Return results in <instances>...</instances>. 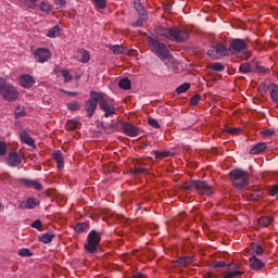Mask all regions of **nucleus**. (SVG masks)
<instances>
[{
  "label": "nucleus",
  "mask_w": 278,
  "mask_h": 278,
  "mask_svg": "<svg viewBox=\"0 0 278 278\" xmlns=\"http://www.w3.org/2000/svg\"><path fill=\"white\" fill-rule=\"evenodd\" d=\"M268 91H269L270 99H271L273 103L278 104V85L277 84H270L268 86Z\"/></svg>",
  "instance_id": "nucleus-17"
},
{
  "label": "nucleus",
  "mask_w": 278,
  "mask_h": 278,
  "mask_svg": "<svg viewBox=\"0 0 278 278\" xmlns=\"http://www.w3.org/2000/svg\"><path fill=\"white\" fill-rule=\"evenodd\" d=\"M144 173V168H135V175H142Z\"/></svg>",
  "instance_id": "nucleus-55"
},
{
  "label": "nucleus",
  "mask_w": 278,
  "mask_h": 278,
  "mask_svg": "<svg viewBox=\"0 0 278 278\" xmlns=\"http://www.w3.org/2000/svg\"><path fill=\"white\" fill-rule=\"evenodd\" d=\"M242 129L240 128H228L226 129V134H230V136H238Z\"/></svg>",
  "instance_id": "nucleus-47"
},
{
  "label": "nucleus",
  "mask_w": 278,
  "mask_h": 278,
  "mask_svg": "<svg viewBox=\"0 0 278 278\" xmlns=\"http://www.w3.org/2000/svg\"><path fill=\"white\" fill-rule=\"evenodd\" d=\"M248 49L249 45H247L244 39H233L229 46L230 53L241 60H249L251 58V52Z\"/></svg>",
  "instance_id": "nucleus-3"
},
{
  "label": "nucleus",
  "mask_w": 278,
  "mask_h": 278,
  "mask_svg": "<svg viewBox=\"0 0 278 278\" xmlns=\"http://www.w3.org/2000/svg\"><path fill=\"white\" fill-rule=\"evenodd\" d=\"M33 55L35 61L39 64H45V62H49V60H51V51L47 48H38L33 51Z\"/></svg>",
  "instance_id": "nucleus-10"
},
{
  "label": "nucleus",
  "mask_w": 278,
  "mask_h": 278,
  "mask_svg": "<svg viewBox=\"0 0 278 278\" xmlns=\"http://www.w3.org/2000/svg\"><path fill=\"white\" fill-rule=\"evenodd\" d=\"M215 51H216V55L219 58H225L227 55H229V52H231L229 49H227V47L218 43L215 47Z\"/></svg>",
  "instance_id": "nucleus-19"
},
{
  "label": "nucleus",
  "mask_w": 278,
  "mask_h": 278,
  "mask_svg": "<svg viewBox=\"0 0 278 278\" xmlns=\"http://www.w3.org/2000/svg\"><path fill=\"white\" fill-rule=\"evenodd\" d=\"M53 238H55V235H53L52 232H46L45 235H41L39 237V240L43 244H49V243L53 242Z\"/></svg>",
  "instance_id": "nucleus-22"
},
{
  "label": "nucleus",
  "mask_w": 278,
  "mask_h": 278,
  "mask_svg": "<svg viewBox=\"0 0 278 278\" xmlns=\"http://www.w3.org/2000/svg\"><path fill=\"white\" fill-rule=\"evenodd\" d=\"M230 181H232L235 188L242 190V188L249 186V173L242 169H235L230 172Z\"/></svg>",
  "instance_id": "nucleus-5"
},
{
  "label": "nucleus",
  "mask_w": 278,
  "mask_h": 278,
  "mask_svg": "<svg viewBox=\"0 0 278 278\" xmlns=\"http://www.w3.org/2000/svg\"><path fill=\"white\" fill-rule=\"evenodd\" d=\"M240 275H242V271L233 270V271H229L228 274H226V277L233 278V277H240Z\"/></svg>",
  "instance_id": "nucleus-50"
},
{
  "label": "nucleus",
  "mask_w": 278,
  "mask_h": 278,
  "mask_svg": "<svg viewBox=\"0 0 278 278\" xmlns=\"http://www.w3.org/2000/svg\"><path fill=\"white\" fill-rule=\"evenodd\" d=\"M56 5V10H64V5H66V0H54Z\"/></svg>",
  "instance_id": "nucleus-46"
},
{
  "label": "nucleus",
  "mask_w": 278,
  "mask_h": 278,
  "mask_svg": "<svg viewBox=\"0 0 278 278\" xmlns=\"http://www.w3.org/2000/svg\"><path fill=\"white\" fill-rule=\"evenodd\" d=\"M40 205V200L28 198L26 202H24L25 210H34V207H38Z\"/></svg>",
  "instance_id": "nucleus-21"
},
{
  "label": "nucleus",
  "mask_w": 278,
  "mask_h": 278,
  "mask_svg": "<svg viewBox=\"0 0 278 278\" xmlns=\"http://www.w3.org/2000/svg\"><path fill=\"white\" fill-rule=\"evenodd\" d=\"M268 194L269 197H276V194H278V185H274L273 187H270V189L268 190Z\"/></svg>",
  "instance_id": "nucleus-49"
},
{
  "label": "nucleus",
  "mask_w": 278,
  "mask_h": 278,
  "mask_svg": "<svg viewBox=\"0 0 278 278\" xmlns=\"http://www.w3.org/2000/svg\"><path fill=\"white\" fill-rule=\"evenodd\" d=\"M212 71H216L217 73H220V71H225V65L220 63H213L211 65Z\"/></svg>",
  "instance_id": "nucleus-42"
},
{
  "label": "nucleus",
  "mask_w": 278,
  "mask_h": 278,
  "mask_svg": "<svg viewBox=\"0 0 278 278\" xmlns=\"http://www.w3.org/2000/svg\"><path fill=\"white\" fill-rule=\"evenodd\" d=\"M182 190H188L190 192H197V194H202L204 197H210L214 194V189L212 186L203 180H191L190 182H185L181 185Z\"/></svg>",
  "instance_id": "nucleus-2"
},
{
  "label": "nucleus",
  "mask_w": 278,
  "mask_h": 278,
  "mask_svg": "<svg viewBox=\"0 0 278 278\" xmlns=\"http://www.w3.org/2000/svg\"><path fill=\"white\" fill-rule=\"evenodd\" d=\"M79 125L80 124L75 119L67 121V129H70L71 131H75V129H77Z\"/></svg>",
  "instance_id": "nucleus-36"
},
{
  "label": "nucleus",
  "mask_w": 278,
  "mask_h": 278,
  "mask_svg": "<svg viewBox=\"0 0 278 278\" xmlns=\"http://www.w3.org/2000/svg\"><path fill=\"white\" fill-rule=\"evenodd\" d=\"M17 255H20L21 257H31L34 253H31L29 249L23 248L18 250Z\"/></svg>",
  "instance_id": "nucleus-33"
},
{
  "label": "nucleus",
  "mask_w": 278,
  "mask_h": 278,
  "mask_svg": "<svg viewBox=\"0 0 278 278\" xmlns=\"http://www.w3.org/2000/svg\"><path fill=\"white\" fill-rule=\"evenodd\" d=\"M123 131L126 132L127 136L131 138L138 136V128L131 124H124Z\"/></svg>",
  "instance_id": "nucleus-16"
},
{
  "label": "nucleus",
  "mask_w": 278,
  "mask_h": 278,
  "mask_svg": "<svg viewBox=\"0 0 278 278\" xmlns=\"http://www.w3.org/2000/svg\"><path fill=\"white\" fill-rule=\"evenodd\" d=\"M134 5L135 10H137L141 16H147V10H144V7H142V3H140V1L136 0L134 2Z\"/></svg>",
  "instance_id": "nucleus-29"
},
{
  "label": "nucleus",
  "mask_w": 278,
  "mask_h": 278,
  "mask_svg": "<svg viewBox=\"0 0 278 278\" xmlns=\"http://www.w3.org/2000/svg\"><path fill=\"white\" fill-rule=\"evenodd\" d=\"M23 116H27V112L24 106H17L15 110V118H23Z\"/></svg>",
  "instance_id": "nucleus-32"
},
{
  "label": "nucleus",
  "mask_w": 278,
  "mask_h": 278,
  "mask_svg": "<svg viewBox=\"0 0 278 278\" xmlns=\"http://www.w3.org/2000/svg\"><path fill=\"white\" fill-rule=\"evenodd\" d=\"M118 86L123 90H130L131 89V80H129V78H122L118 83Z\"/></svg>",
  "instance_id": "nucleus-26"
},
{
  "label": "nucleus",
  "mask_w": 278,
  "mask_h": 278,
  "mask_svg": "<svg viewBox=\"0 0 278 278\" xmlns=\"http://www.w3.org/2000/svg\"><path fill=\"white\" fill-rule=\"evenodd\" d=\"M189 264H192V257L190 256H182L177 260V265L180 267L189 266Z\"/></svg>",
  "instance_id": "nucleus-24"
},
{
  "label": "nucleus",
  "mask_w": 278,
  "mask_h": 278,
  "mask_svg": "<svg viewBox=\"0 0 278 278\" xmlns=\"http://www.w3.org/2000/svg\"><path fill=\"white\" fill-rule=\"evenodd\" d=\"M18 81L22 88H33L36 84V79L31 75H21Z\"/></svg>",
  "instance_id": "nucleus-12"
},
{
  "label": "nucleus",
  "mask_w": 278,
  "mask_h": 278,
  "mask_svg": "<svg viewBox=\"0 0 278 278\" xmlns=\"http://www.w3.org/2000/svg\"><path fill=\"white\" fill-rule=\"evenodd\" d=\"M20 184L28 188H34L35 190H42V185L37 180L22 178L20 179Z\"/></svg>",
  "instance_id": "nucleus-13"
},
{
  "label": "nucleus",
  "mask_w": 278,
  "mask_h": 278,
  "mask_svg": "<svg viewBox=\"0 0 278 278\" xmlns=\"http://www.w3.org/2000/svg\"><path fill=\"white\" fill-rule=\"evenodd\" d=\"M90 97L91 99L85 102V110L88 114V118H92V116H94V112H97V104L99 103V92L91 91Z\"/></svg>",
  "instance_id": "nucleus-9"
},
{
  "label": "nucleus",
  "mask_w": 278,
  "mask_h": 278,
  "mask_svg": "<svg viewBox=\"0 0 278 278\" xmlns=\"http://www.w3.org/2000/svg\"><path fill=\"white\" fill-rule=\"evenodd\" d=\"M239 71H240V73L247 74V73H251V71H253V68L251 67V64L243 63L240 65Z\"/></svg>",
  "instance_id": "nucleus-39"
},
{
  "label": "nucleus",
  "mask_w": 278,
  "mask_h": 278,
  "mask_svg": "<svg viewBox=\"0 0 278 278\" xmlns=\"http://www.w3.org/2000/svg\"><path fill=\"white\" fill-rule=\"evenodd\" d=\"M26 5L30 10H36V8L38 7V0H26Z\"/></svg>",
  "instance_id": "nucleus-44"
},
{
  "label": "nucleus",
  "mask_w": 278,
  "mask_h": 278,
  "mask_svg": "<svg viewBox=\"0 0 278 278\" xmlns=\"http://www.w3.org/2000/svg\"><path fill=\"white\" fill-rule=\"evenodd\" d=\"M98 103L100 110L104 112L105 118H110V116H114L116 114V106H114V101L110 99L105 93L98 92Z\"/></svg>",
  "instance_id": "nucleus-4"
},
{
  "label": "nucleus",
  "mask_w": 278,
  "mask_h": 278,
  "mask_svg": "<svg viewBox=\"0 0 278 278\" xmlns=\"http://www.w3.org/2000/svg\"><path fill=\"white\" fill-rule=\"evenodd\" d=\"M109 49L114 53V55H121L125 53V48L121 45L110 46Z\"/></svg>",
  "instance_id": "nucleus-28"
},
{
  "label": "nucleus",
  "mask_w": 278,
  "mask_h": 278,
  "mask_svg": "<svg viewBox=\"0 0 278 278\" xmlns=\"http://www.w3.org/2000/svg\"><path fill=\"white\" fill-rule=\"evenodd\" d=\"M7 162L9 166H12V167L21 166V162H23V157L16 151H12L9 153V157Z\"/></svg>",
  "instance_id": "nucleus-11"
},
{
  "label": "nucleus",
  "mask_w": 278,
  "mask_h": 278,
  "mask_svg": "<svg viewBox=\"0 0 278 278\" xmlns=\"http://www.w3.org/2000/svg\"><path fill=\"white\" fill-rule=\"evenodd\" d=\"M207 55L208 58H211V60H218V54H216V50H208Z\"/></svg>",
  "instance_id": "nucleus-51"
},
{
  "label": "nucleus",
  "mask_w": 278,
  "mask_h": 278,
  "mask_svg": "<svg viewBox=\"0 0 278 278\" xmlns=\"http://www.w3.org/2000/svg\"><path fill=\"white\" fill-rule=\"evenodd\" d=\"M154 155H155L156 160H162L164 157H170V152H168V151H163V152L154 151Z\"/></svg>",
  "instance_id": "nucleus-38"
},
{
  "label": "nucleus",
  "mask_w": 278,
  "mask_h": 278,
  "mask_svg": "<svg viewBox=\"0 0 278 278\" xmlns=\"http://www.w3.org/2000/svg\"><path fill=\"white\" fill-rule=\"evenodd\" d=\"M188 90H190V84L185 83L176 89V92L178 94H184V92H188Z\"/></svg>",
  "instance_id": "nucleus-34"
},
{
  "label": "nucleus",
  "mask_w": 278,
  "mask_h": 278,
  "mask_svg": "<svg viewBox=\"0 0 278 278\" xmlns=\"http://www.w3.org/2000/svg\"><path fill=\"white\" fill-rule=\"evenodd\" d=\"M100 242L101 233L97 232V230H92L87 237V244H85L86 251H88V253H97Z\"/></svg>",
  "instance_id": "nucleus-7"
},
{
  "label": "nucleus",
  "mask_w": 278,
  "mask_h": 278,
  "mask_svg": "<svg viewBox=\"0 0 278 278\" xmlns=\"http://www.w3.org/2000/svg\"><path fill=\"white\" fill-rule=\"evenodd\" d=\"M80 108L81 105L77 101L67 103V110H70L71 112H77V110H79Z\"/></svg>",
  "instance_id": "nucleus-35"
},
{
  "label": "nucleus",
  "mask_w": 278,
  "mask_h": 278,
  "mask_svg": "<svg viewBox=\"0 0 278 278\" xmlns=\"http://www.w3.org/2000/svg\"><path fill=\"white\" fill-rule=\"evenodd\" d=\"M60 34H61L60 26L55 25L54 27H52L51 29L48 30L46 36L48 38H58V36H60Z\"/></svg>",
  "instance_id": "nucleus-23"
},
{
  "label": "nucleus",
  "mask_w": 278,
  "mask_h": 278,
  "mask_svg": "<svg viewBox=\"0 0 278 278\" xmlns=\"http://www.w3.org/2000/svg\"><path fill=\"white\" fill-rule=\"evenodd\" d=\"M8 153V144L0 140V157Z\"/></svg>",
  "instance_id": "nucleus-43"
},
{
  "label": "nucleus",
  "mask_w": 278,
  "mask_h": 278,
  "mask_svg": "<svg viewBox=\"0 0 278 278\" xmlns=\"http://www.w3.org/2000/svg\"><path fill=\"white\" fill-rule=\"evenodd\" d=\"M261 135L264 138H270V136H275V129H265V130L261 131Z\"/></svg>",
  "instance_id": "nucleus-45"
},
{
  "label": "nucleus",
  "mask_w": 278,
  "mask_h": 278,
  "mask_svg": "<svg viewBox=\"0 0 278 278\" xmlns=\"http://www.w3.org/2000/svg\"><path fill=\"white\" fill-rule=\"evenodd\" d=\"M21 141L24 142V144H28V147H36V141L27 134V131L22 130L20 132Z\"/></svg>",
  "instance_id": "nucleus-14"
},
{
  "label": "nucleus",
  "mask_w": 278,
  "mask_h": 278,
  "mask_svg": "<svg viewBox=\"0 0 278 278\" xmlns=\"http://www.w3.org/2000/svg\"><path fill=\"white\" fill-rule=\"evenodd\" d=\"M38 8L41 12H45L46 14H49V12H51V4H49V2L42 1L38 4Z\"/></svg>",
  "instance_id": "nucleus-30"
},
{
  "label": "nucleus",
  "mask_w": 278,
  "mask_h": 278,
  "mask_svg": "<svg viewBox=\"0 0 278 278\" xmlns=\"http://www.w3.org/2000/svg\"><path fill=\"white\" fill-rule=\"evenodd\" d=\"M67 94L76 96L77 92H67Z\"/></svg>",
  "instance_id": "nucleus-57"
},
{
  "label": "nucleus",
  "mask_w": 278,
  "mask_h": 278,
  "mask_svg": "<svg viewBox=\"0 0 278 278\" xmlns=\"http://www.w3.org/2000/svg\"><path fill=\"white\" fill-rule=\"evenodd\" d=\"M148 45L151 48V50L154 51V53H156V55H160L161 58H168V48H166V45L160 42L157 38L148 37Z\"/></svg>",
  "instance_id": "nucleus-6"
},
{
  "label": "nucleus",
  "mask_w": 278,
  "mask_h": 278,
  "mask_svg": "<svg viewBox=\"0 0 278 278\" xmlns=\"http://www.w3.org/2000/svg\"><path fill=\"white\" fill-rule=\"evenodd\" d=\"M155 34L172 40L173 42H186L190 38V34L186 29H180L177 27L166 28L164 26H156Z\"/></svg>",
  "instance_id": "nucleus-1"
},
{
  "label": "nucleus",
  "mask_w": 278,
  "mask_h": 278,
  "mask_svg": "<svg viewBox=\"0 0 278 278\" xmlns=\"http://www.w3.org/2000/svg\"><path fill=\"white\" fill-rule=\"evenodd\" d=\"M271 224H273V217L270 216H263L258 218V225H261V227H268Z\"/></svg>",
  "instance_id": "nucleus-27"
},
{
  "label": "nucleus",
  "mask_w": 278,
  "mask_h": 278,
  "mask_svg": "<svg viewBox=\"0 0 278 278\" xmlns=\"http://www.w3.org/2000/svg\"><path fill=\"white\" fill-rule=\"evenodd\" d=\"M52 159L56 162L58 168H64V156H62V152L55 151L52 153Z\"/></svg>",
  "instance_id": "nucleus-20"
},
{
  "label": "nucleus",
  "mask_w": 278,
  "mask_h": 278,
  "mask_svg": "<svg viewBox=\"0 0 278 278\" xmlns=\"http://www.w3.org/2000/svg\"><path fill=\"white\" fill-rule=\"evenodd\" d=\"M96 10H105L108 8V0H91Z\"/></svg>",
  "instance_id": "nucleus-25"
},
{
  "label": "nucleus",
  "mask_w": 278,
  "mask_h": 278,
  "mask_svg": "<svg viewBox=\"0 0 278 278\" xmlns=\"http://www.w3.org/2000/svg\"><path fill=\"white\" fill-rule=\"evenodd\" d=\"M149 125H151V127H154V129H160V123H157L154 118H149Z\"/></svg>",
  "instance_id": "nucleus-52"
},
{
  "label": "nucleus",
  "mask_w": 278,
  "mask_h": 278,
  "mask_svg": "<svg viewBox=\"0 0 278 278\" xmlns=\"http://www.w3.org/2000/svg\"><path fill=\"white\" fill-rule=\"evenodd\" d=\"M225 266H231V265L227 264L225 261H218L215 263V268H225Z\"/></svg>",
  "instance_id": "nucleus-53"
},
{
  "label": "nucleus",
  "mask_w": 278,
  "mask_h": 278,
  "mask_svg": "<svg viewBox=\"0 0 278 278\" xmlns=\"http://www.w3.org/2000/svg\"><path fill=\"white\" fill-rule=\"evenodd\" d=\"M60 74L64 78L65 84H68V81H73V76L71 75V72H68V70H61Z\"/></svg>",
  "instance_id": "nucleus-31"
},
{
  "label": "nucleus",
  "mask_w": 278,
  "mask_h": 278,
  "mask_svg": "<svg viewBox=\"0 0 278 278\" xmlns=\"http://www.w3.org/2000/svg\"><path fill=\"white\" fill-rule=\"evenodd\" d=\"M88 229V224L86 223H79L75 227V231L77 233H84Z\"/></svg>",
  "instance_id": "nucleus-37"
},
{
  "label": "nucleus",
  "mask_w": 278,
  "mask_h": 278,
  "mask_svg": "<svg viewBox=\"0 0 278 278\" xmlns=\"http://www.w3.org/2000/svg\"><path fill=\"white\" fill-rule=\"evenodd\" d=\"M250 267L252 270H262L264 268V263L260 258L252 256L249 261Z\"/></svg>",
  "instance_id": "nucleus-18"
},
{
  "label": "nucleus",
  "mask_w": 278,
  "mask_h": 278,
  "mask_svg": "<svg viewBox=\"0 0 278 278\" xmlns=\"http://www.w3.org/2000/svg\"><path fill=\"white\" fill-rule=\"evenodd\" d=\"M20 92L16 87L10 83H7L4 85V88L2 89V92L0 93V97L4 99V101L13 102L18 99Z\"/></svg>",
  "instance_id": "nucleus-8"
},
{
  "label": "nucleus",
  "mask_w": 278,
  "mask_h": 278,
  "mask_svg": "<svg viewBox=\"0 0 278 278\" xmlns=\"http://www.w3.org/2000/svg\"><path fill=\"white\" fill-rule=\"evenodd\" d=\"M140 25V21H137V23L135 24L136 27H139Z\"/></svg>",
  "instance_id": "nucleus-56"
},
{
  "label": "nucleus",
  "mask_w": 278,
  "mask_h": 278,
  "mask_svg": "<svg viewBox=\"0 0 278 278\" xmlns=\"http://www.w3.org/2000/svg\"><path fill=\"white\" fill-rule=\"evenodd\" d=\"M268 149V146L264 142L256 143L253 146V148L250 150L251 155H260V153H264Z\"/></svg>",
  "instance_id": "nucleus-15"
},
{
  "label": "nucleus",
  "mask_w": 278,
  "mask_h": 278,
  "mask_svg": "<svg viewBox=\"0 0 278 278\" xmlns=\"http://www.w3.org/2000/svg\"><path fill=\"white\" fill-rule=\"evenodd\" d=\"M201 101V96L195 94L190 99L191 105H199V102Z\"/></svg>",
  "instance_id": "nucleus-48"
},
{
  "label": "nucleus",
  "mask_w": 278,
  "mask_h": 278,
  "mask_svg": "<svg viewBox=\"0 0 278 278\" xmlns=\"http://www.w3.org/2000/svg\"><path fill=\"white\" fill-rule=\"evenodd\" d=\"M252 251L255 255H262L264 253V249L260 244H252Z\"/></svg>",
  "instance_id": "nucleus-41"
},
{
  "label": "nucleus",
  "mask_w": 278,
  "mask_h": 278,
  "mask_svg": "<svg viewBox=\"0 0 278 278\" xmlns=\"http://www.w3.org/2000/svg\"><path fill=\"white\" fill-rule=\"evenodd\" d=\"M80 55H81L80 62H83L84 64H86L87 62H90V53H88V51L86 50L80 51Z\"/></svg>",
  "instance_id": "nucleus-40"
},
{
  "label": "nucleus",
  "mask_w": 278,
  "mask_h": 278,
  "mask_svg": "<svg viewBox=\"0 0 278 278\" xmlns=\"http://www.w3.org/2000/svg\"><path fill=\"white\" fill-rule=\"evenodd\" d=\"M31 227L34 229H41L42 228V222L40 219H37L35 220L33 224H31Z\"/></svg>",
  "instance_id": "nucleus-54"
}]
</instances>
